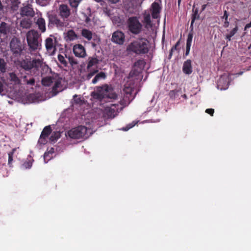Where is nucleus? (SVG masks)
<instances>
[{"label": "nucleus", "mask_w": 251, "mask_h": 251, "mask_svg": "<svg viewBox=\"0 0 251 251\" xmlns=\"http://www.w3.org/2000/svg\"><path fill=\"white\" fill-rule=\"evenodd\" d=\"M42 65V60L40 59H33L25 57L17 62V68L29 72L32 75L37 76L40 74V68Z\"/></svg>", "instance_id": "1"}, {"label": "nucleus", "mask_w": 251, "mask_h": 251, "mask_svg": "<svg viewBox=\"0 0 251 251\" xmlns=\"http://www.w3.org/2000/svg\"><path fill=\"white\" fill-rule=\"evenodd\" d=\"M126 50L137 55L147 54L149 51V41L145 38L139 37L127 46Z\"/></svg>", "instance_id": "2"}, {"label": "nucleus", "mask_w": 251, "mask_h": 251, "mask_svg": "<svg viewBox=\"0 0 251 251\" xmlns=\"http://www.w3.org/2000/svg\"><path fill=\"white\" fill-rule=\"evenodd\" d=\"M91 96L94 99L100 101L104 98L116 99L117 97L113 88L108 84L96 87L95 91L91 93Z\"/></svg>", "instance_id": "3"}, {"label": "nucleus", "mask_w": 251, "mask_h": 251, "mask_svg": "<svg viewBox=\"0 0 251 251\" xmlns=\"http://www.w3.org/2000/svg\"><path fill=\"white\" fill-rule=\"evenodd\" d=\"M28 50L31 53L41 49L42 44L41 35L35 30L28 31L26 35Z\"/></svg>", "instance_id": "4"}, {"label": "nucleus", "mask_w": 251, "mask_h": 251, "mask_svg": "<svg viewBox=\"0 0 251 251\" xmlns=\"http://www.w3.org/2000/svg\"><path fill=\"white\" fill-rule=\"evenodd\" d=\"M134 83L132 80L130 79L127 81L124 85L123 89L124 97L120 100V104L125 107L129 104L130 102L134 99L135 94H133L134 91Z\"/></svg>", "instance_id": "5"}, {"label": "nucleus", "mask_w": 251, "mask_h": 251, "mask_svg": "<svg viewBox=\"0 0 251 251\" xmlns=\"http://www.w3.org/2000/svg\"><path fill=\"white\" fill-rule=\"evenodd\" d=\"M127 24L128 30L133 34H139L142 31L143 25L136 16L128 18Z\"/></svg>", "instance_id": "6"}, {"label": "nucleus", "mask_w": 251, "mask_h": 251, "mask_svg": "<svg viewBox=\"0 0 251 251\" xmlns=\"http://www.w3.org/2000/svg\"><path fill=\"white\" fill-rule=\"evenodd\" d=\"M86 127L79 126L72 128L67 132L68 136L72 139H80L84 137L87 132Z\"/></svg>", "instance_id": "7"}, {"label": "nucleus", "mask_w": 251, "mask_h": 251, "mask_svg": "<svg viewBox=\"0 0 251 251\" xmlns=\"http://www.w3.org/2000/svg\"><path fill=\"white\" fill-rule=\"evenodd\" d=\"M10 50L15 57L20 56L23 50L22 44L21 41L17 38H13L10 43Z\"/></svg>", "instance_id": "8"}, {"label": "nucleus", "mask_w": 251, "mask_h": 251, "mask_svg": "<svg viewBox=\"0 0 251 251\" xmlns=\"http://www.w3.org/2000/svg\"><path fill=\"white\" fill-rule=\"evenodd\" d=\"M49 27L56 26L58 28H62L65 26L64 20L63 21L59 19L58 17L55 14H50L48 16Z\"/></svg>", "instance_id": "9"}, {"label": "nucleus", "mask_w": 251, "mask_h": 251, "mask_svg": "<svg viewBox=\"0 0 251 251\" xmlns=\"http://www.w3.org/2000/svg\"><path fill=\"white\" fill-rule=\"evenodd\" d=\"M230 75L224 74L218 79L217 86L221 90H226L228 88L230 83Z\"/></svg>", "instance_id": "10"}, {"label": "nucleus", "mask_w": 251, "mask_h": 251, "mask_svg": "<svg viewBox=\"0 0 251 251\" xmlns=\"http://www.w3.org/2000/svg\"><path fill=\"white\" fill-rule=\"evenodd\" d=\"M53 40L51 37L47 38L45 40L46 49L50 55H53L56 50V39L54 38Z\"/></svg>", "instance_id": "11"}, {"label": "nucleus", "mask_w": 251, "mask_h": 251, "mask_svg": "<svg viewBox=\"0 0 251 251\" xmlns=\"http://www.w3.org/2000/svg\"><path fill=\"white\" fill-rule=\"evenodd\" d=\"M122 107H120L119 104H112L110 106L105 108V111L109 118H114L118 112L119 109H122Z\"/></svg>", "instance_id": "12"}, {"label": "nucleus", "mask_w": 251, "mask_h": 251, "mask_svg": "<svg viewBox=\"0 0 251 251\" xmlns=\"http://www.w3.org/2000/svg\"><path fill=\"white\" fill-rule=\"evenodd\" d=\"M111 40L116 44L123 45L125 41V34L122 31L117 30L112 34Z\"/></svg>", "instance_id": "13"}, {"label": "nucleus", "mask_w": 251, "mask_h": 251, "mask_svg": "<svg viewBox=\"0 0 251 251\" xmlns=\"http://www.w3.org/2000/svg\"><path fill=\"white\" fill-rule=\"evenodd\" d=\"M52 129L50 126H45L42 130L38 140V143L40 144L45 145L47 142V138L51 133Z\"/></svg>", "instance_id": "14"}, {"label": "nucleus", "mask_w": 251, "mask_h": 251, "mask_svg": "<svg viewBox=\"0 0 251 251\" xmlns=\"http://www.w3.org/2000/svg\"><path fill=\"white\" fill-rule=\"evenodd\" d=\"M73 50L76 57L83 58L86 56L85 49L81 44H76L74 45Z\"/></svg>", "instance_id": "15"}, {"label": "nucleus", "mask_w": 251, "mask_h": 251, "mask_svg": "<svg viewBox=\"0 0 251 251\" xmlns=\"http://www.w3.org/2000/svg\"><path fill=\"white\" fill-rule=\"evenodd\" d=\"M161 10V5L156 2H154L151 6V14L153 19H157L160 18V13Z\"/></svg>", "instance_id": "16"}, {"label": "nucleus", "mask_w": 251, "mask_h": 251, "mask_svg": "<svg viewBox=\"0 0 251 251\" xmlns=\"http://www.w3.org/2000/svg\"><path fill=\"white\" fill-rule=\"evenodd\" d=\"M20 13L22 16H25L30 17H33L35 14V12L32 5L29 4L21 8Z\"/></svg>", "instance_id": "17"}, {"label": "nucleus", "mask_w": 251, "mask_h": 251, "mask_svg": "<svg viewBox=\"0 0 251 251\" xmlns=\"http://www.w3.org/2000/svg\"><path fill=\"white\" fill-rule=\"evenodd\" d=\"M62 80V78L58 77L54 78L53 82L54 84L52 87V91L55 95H56L59 92L63 89V86L61 84Z\"/></svg>", "instance_id": "18"}, {"label": "nucleus", "mask_w": 251, "mask_h": 251, "mask_svg": "<svg viewBox=\"0 0 251 251\" xmlns=\"http://www.w3.org/2000/svg\"><path fill=\"white\" fill-rule=\"evenodd\" d=\"M59 15L64 20L68 18L70 15V10L68 6L62 4L59 6Z\"/></svg>", "instance_id": "19"}, {"label": "nucleus", "mask_w": 251, "mask_h": 251, "mask_svg": "<svg viewBox=\"0 0 251 251\" xmlns=\"http://www.w3.org/2000/svg\"><path fill=\"white\" fill-rule=\"evenodd\" d=\"M142 23L144 24L145 28L147 29L152 27L153 24L151 22V15L149 13H145L143 15Z\"/></svg>", "instance_id": "20"}, {"label": "nucleus", "mask_w": 251, "mask_h": 251, "mask_svg": "<svg viewBox=\"0 0 251 251\" xmlns=\"http://www.w3.org/2000/svg\"><path fill=\"white\" fill-rule=\"evenodd\" d=\"M182 71L184 74L187 75H190L192 73L193 69L190 59H188L184 62Z\"/></svg>", "instance_id": "21"}, {"label": "nucleus", "mask_w": 251, "mask_h": 251, "mask_svg": "<svg viewBox=\"0 0 251 251\" xmlns=\"http://www.w3.org/2000/svg\"><path fill=\"white\" fill-rule=\"evenodd\" d=\"M193 14L192 15V20L191 22V25L190 28H191L192 30L193 29V24L196 20H198L200 19V15L199 14V8H196L195 6H193Z\"/></svg>", "instance_id": "22"}, {"label": "nucleus", "mask_w": 251, "mask_h": 251, "mask_svg": "<svg viewBox=\"0 0 251 251\" xmlns=\"http://www.w3.org/2000/svg\"><path fill=\"white\" fill-rule=\"evenodd\" d=\"M99 63V60L96 55L93 57H89L88 59L87 69H90L91 67L97 65Z\"/></svg>", "instance_id": "23"}, {"label": "nucleus", "mask_w": 251, "mask_h": 251, "mask_svg": "<svg viewBox=\"0 0 251 251\" xmlns=\"http://www.w3.org/2000/svg\"><path fill=\"white\" fill-rule=\"evenodd\" d=\"M36 24L38 25V28L42 32H45L46 30V23L44 18L42 17L38 18Z\"/></svg>", "instance_id": "24"}, {"label": "nucleus", "mask_w": 251, "mask_h": 251, "mask_svg": "<svg viewBox=\"0 0 251 251\" xmlns=\"http://www.w3.org/2000/svg\"><path fill=\"white\" fill-rule=\"evenodd\" d=\"M182 90L181 88L171 90L169 93V96L171 99L175 100L179 97L181 95Z\"/></svg>", "instance_id": "25"}, {"label": "nucleus", "mask_w": 251, "mask_h": 251, "mask_svg": "<svg viewBox=\"0 0 251 251\" xmlns=\"http://www.w3.org/2000/svg\"><path fill=\"white\" fill-rule=\"evenodd\" d=\"M55 77L53 76L44 77L42 79V84L45 86H50L53 83Z\"/></svg>", "instance_id": "26"}, {"label": "nucleus", "mask_w": 251, "mask_h": 251, "mask_svg": "<svg viewBox=\"0 0 251 251\" xmlns=\"http://www.w3.org/2000/svg\"><path fill=\"white\" fill-rule=\"evenodd\" d=\"M81 35L88 41H90L92 39L93 33L90 30L83 28L81 30Z\"/></svg>", "instance_id": "27"}, {"label": "nucleus", "mask_w": 251, "mask_h": 251, "mask_svg": "<svg viewBox=\"0 0 251 251\" xmlns=\"http://www.w3.org/2000/svg\"><path fill=\"white\" fill-rule=\"evenodd\" d=\"M9 31V26L5 22H1L0 25V33L3 35H6Z\"/></svg>", "instance_id": "28"}, {"label": "nucleus", "mask_w": 251, "mask_h": 251, "mask_svg": "<svg viewBox=\"0 0 251 251\" xmlns=\"http://www.w3.org/2000/svg\"><path fill=\"white\" fill-rule=\"evenodd\" d=\"M20 25L24 28H29L31 25V21L29 19L24 18L21 20Z\"/></svg>", "instance_id": "29"}, {"label": "nucleus", "mask_w": 251, "mask_h": 251, "mask_svg": "<svg viewBox=\"0 0 251 251\" xmlns=\"http://www.w3.org/2000/svg\"><path fill=\"white\" fill-rule=\"evenodd\" d=\"M106 75L105 73L101 72L96 75L95 77L93 79L92 82L93 84H96L100 79H104Z\"/></svg>", "instance_id": "30"}, {"label": "nucleus", "mask_w": 251, "mask_h": 251, "mask_svg": "<svg viewBox=\"0 0 251 251\" xmlns=\"http://www.w3.org/2000/svg\"><path fill=\"white\" fill-rule=\"evenodd\" d=\"M34 160L30 157V158H27V159L23 163L22 167L23 169H30L32 166V163Z\"/></svg>", "instance_id": "31"}, {"label": "nucleus", "mask_w": 251, "mask_h": 251, "mask_svg": "<svg viewBox=\"0 0 251 251\" xmlns=\"http://www.w3.org/2000/svg\"><path fill=\"white\" fill-rule=\"evenodd\" d=\"M67 37L68 40L73 41L76 39L77 37L75 31L72 29H70L67 32Z\"/></svg>", "instance_id": "32"}, {"label": "nucleus", "mask_w": 251, "mask_h": 251, "mask_svg": "<svg viewBox=\"0 0 251 251\" xmlns=\"http://www.w3.org/2000/svg\"><path fill=\"white\" fill-rule=\"evenodd\" d=\"M7 63L3 58H0V72L4 73L6 72Z\"/></svg>", "instance_id": "33"}, {"label": "nucleus", "mask_w": 251, "mask_h": 251, "mask_svg": "<svg viewBox=\"0 0 251 251\" xmlns=\"http://www.w3.org/2000/svg\"><path fill=\"white\" fill-rule=\"evenodd\" d=\"M238 30V26L236 25L234 28H233L230 32L226 35V39L228 41H230L231 37H233L237 32Z\"/></svg>", "instance_id": "34"}, {"label": "nucleus", "mask_w": 251, "mask_h": 251, "mask_svg": "<svg viewBox=\"0 0 251 251\" xmlns=\"http://www.w3.org/2000/svg\"><path fill=\"white\" fill-rule=\"evenodd\" d=\"M58 60L60 64L63 67H68V62L66 60V59L65 58L63 55L61 54H58Z\"/></svg>", "instance_id": "35"}, {"label": "nucleus", "mask_w": 251, "mask_h": 251, "mask_svg": "<svg viewBox=\"0 0 251 251\" xmlns=\"http://www.w3.org/2000/svg\"><path fill=\"white\" fill-rule=\"evenodd\" d=\"M41 69L40 73L41 74V75H43L44 74H47L48 73H50L51 72L50 68L46 65H43V62L42 61V65L40 68V69Z\"/></svg>", "instance_id": "36"}, {"label": "nucleus", "mask_w": 251, "mask_h": 251, "mask_svg": "<svg viewBox=\"0 0 251 251\" xmlns=\"http://www.w3.org/2000/svg\"><path fill=\"white\" fill-rule=\"evenodd\" d=\"M134 65L135 67H138L140 69H142L145 67V62L144 59H139L134 63Z\"/></svg>", "instance_id": "37"}, {"label": "nucleus", "mask_w": 251, "mask_h": 251, "mask_svg": "<svg viewBox=\"0 0 251 251\" xmlns=\"http://www.w3.org/2000/svg\"><path fill=\"white\" fill-rule=\"evenodd\" d=\"M82 0H69L70 6L75 9H76L78 5Z\"/></svg>", "instance_id": "38"}, {"label": "nucleus", "mask_w": 251, "mask_h": 251, "mask_svg": "<svg viewBox=\"0 0 251 251\" xmlns=\"http://www.w3.org/2000/svg\"><path fill=\"white\" fill-rule=\"evenodd\" d=\"M60 133L58 132H54L50 138V140L51 142H54L60 137Z\"/></svg>", "instance_id": "39"}, {"label": "nucleus", "mask_w": 251, "mask_h": 251, "mask_svg": "<svg viewBox=\"0 0 251 251\" xmlns=\"http://www.w3.org/2000/svg\"><path fill=\"white\" fill-rule=\"evenodd\" d=\"M180 40H179L176 44L172 48L170 53H169V56L170 58H171L173 55V52L174 50H177V47L180 45Z\"/></svg>", "instance_id": "40"}, {"label": "nucleus", "mask_w": 251, "mask_h": 251, "mask_svg": "<svg viewBox=\"0 0 251 251\" xmlns=\"http://www.w3.org/2000/svg\"><path fill=\"white\" fill-rule=\"evenodd\" d=\"M15 151V149H13L12 151L8 153V164L10 167L11 166V164L13 161V156L14 154V152Z\"/></svg>", "instance_id": "41"}, {"label": "nucleus", "mask_w": 251, "mask_h": 251, "mask_svg": "<svg viewBox=\"0 0 251 251\" xmlns=\"http://www.w3.org/2000/svg\"><path fill=\"white\" fill-rule=\"evenodd\" d=\"M193 37V33L190 32L187 36V41H186V46L191 47Z\"/></svg>", "instance_id": "42"}, {"label": "nucleus", "mask_w": 251, "mask_h": 251, "mask_svg": "<svg viewBox=\"0 0 251 251\" xmlns=\"http://www.w3.org/2000/svg\"><path fill=\"white\" fill-rule=\"evenodd\" d=\"M54 152V149L53 148H50V149H48L47 151L45 152L44 155V160L46 161V159L47 158L48 155L50 154L52 155Z\"/></svg>", "instance_id": "43"}, {"label": "nucleus", "mask_w": 251, "mask_h": 251, "mask_svg": "<svg viewBox=\"0 0 251 251\" xmlns=\"http://www.w3.org/2000/svg\"><path fill=\"white\" fill-rule=\"evenodd\" d=\"M23 77V78L25 79V81H26V83L27 84H29V85H34L35 82L34 78H31L29 79V80H27V79H26V75H24Z\"/></svg>", "instance_id": "44"}, {"label": "nucleus", "mask_w": 251, "mask_h": 251, "mask_svg": "<svg viewBox=\"0 0 251 251\" xmlns=\"http://www.w3.org/2000/svg\"><path fill=\"white\" fill-rule=\"evenodd\" d=\"M66 57L67 58V55H66ZM68 60L69 61V63L72 66H73L74 65H76L77 64V61L74 58L73 56H69L68 57Z\"/></svg>", "instance_id": "45"}, {"label": "nucleus", "mask_w": 251, "mask_h": 251, "mask_svg": "<svg viewBox=\"0 0 251 251\" xmlns=\"http://www.w3.org/2000/svg\"><path fill=\"white\" fill-rule=\"evenodd\" d=\"M136 124V123L133 122L132 123L128 124L126 127H123V130L124 131H127L131 128L133 127Z\"/></svg>", "instance_id": "46"}, {"label": "nucleus", "mask_w": 251, "mask_h": 251, "mask_svg": "<svg viewBox=\"0 0 251 251\" xmlns=\"http://www.w3.org/2000/svg\"><path fill=\"white\" fill-rule=\"evenodd\" d=\"M9 75L11 80H12L13 81H14L15 82L19 81L18 77L14 73H10Z\"/></svg>", "instance_id": "47"}, {"label": "nucleus", "mask_w": 251, "mask_h": 251, "mask_svg": "<svg viewBox=\"0 0 251 251\" xmlns=\"http://www.w3.org/2000/svg\"><path fill=\"white\" fill-rule=\"evenodd\" d=\"M98 72V70L89 73L87 75V79H90Z\"/></svg>", "instance_id": "48"}, {"label": "nucleus", "mask_w": 251, "mask_h": 251, "mask_svg": "<svg viewBox=\"0 0 251 251\" xmlns=\"http://www.w3.org/2000/svg\"><path fill=\"white\" fill-rule=\"evenodd\" d=\"M205 112L211 116H213L214 113V109L212 108H208L206 109Z\"/></svg>", "instance_id": "49"}, {"label": "nucleus", "mask_w": 251, "mask_h": 251, "mask_svg": "<svg viewBox=\"0 0 251 251\" xmlns=\"http://www.w3.org/2000/svg\"><path fill=\"white\" fill-rule=\"evenodd\" d=\"M74 99L75 103H79L81 100L80 98H77V96L75 95L74 96Z\"/></svg>", "instance_id": "50"}, {"label": "nucleus", "mask_w": 251, "mask_h": 251, "mask_svg": "<svg viewBox=\"0 0 251 251\" xmlns=\"http://www.w3.org/2000/svg\"><path fill=\"white\" fill-rule=\"evenodd\" d=\"M228 14L226 10H225L224 11V15L223 16V19H224L225 21H227L228 19Z\"/></svg>", "instance_id": "51"}, {"label": "nucleus", "mask_w": 251, "mask_h": 251, "mask_svg": "<svg viewBox=\"0 0 251 251\" xmlns=\"http://www.w3.org/2000/svg\"><path fill=\"white\" fill-rule=\"evenodd\" d=\"M48 0H37V2L41 5H44L48 2Z\"/></svg>", "instance_id": "52"}, {"label": "nucleus", "mask_w": 251, "mask_h": 251, "mask_svg": "<svg viewBox=\"0 0 251 251\" xmlns=\"http://www.w3.org/2000/svg\"><path fill=\"white\" fill-rule=\"evenodd\" d=\"M190 48H191V47L186 46V51H185V55L186 56H187L189 54L190 50Z\"/></svg>", "instance_id": "53"}, {"label": "nucleus", "mask_w": 251, "mask_h": 251, "mask_svg": "<svg viewBox=\"0 0 251 251\" xmlns=\"http://www.w3.org/2000/svg\"><path fill=\"white\" fill-rule=\"evenodd\" d=\"M229 25V23L228 21V20L225 21L223 26L224 27L226 28V27H228Z\"/></svg>", "instance_id": "54"}, {"label": "nucleus", "mask_w": 251, "mask_h": 251, "mask_svg": "<svg viewBox=\"0 0 251 251\" xmlns=\"http://www.w3.org/2000/svg\"><path fill=\"white\" fill-rule=\"evenodd\" d=\"M85 17H86L85 19V22L86 23H88L89 22H90L91 19L89 17H88L86 15H85Z\"/></svg>", "instance_id": "55"}, {"label": "nucleus", "mask_w": 251, "mask_h": 251, "mask_svg": "<svg viewBox=\"0 0 251 251\" xmlns=\"http://www.w3.org/2000/svg\"><path fill=\"white\" fill-rule=\"evenodd\" d=\"M3 91V85L1 81H0V93Z\"/></svg>", "instance_id": "56"}, {"label": "nucleus", "mask_w": 251, "mask_h": 251, "mask_svg": "<svg viewBox=\"0 0 251 251\" xmlns=\"http://www.w3.org/2000/svg\"><path fill=\"white\" fill-rule=\"evenodd\" d=\"M250 27H251V21L250 22V23L246 24V25H245V28L247 29V28H249Z\"/></svg>", "instance_id": "57"}, {"label": "nucleus", "mask_w": 251, "mask_h": 251, "mask_svg": "<svg viewBox=\"0 0 251 251\" xmlns=\"http://www.w3.org/2000/svg\"><path fill=\"white\" fill-rule=\"evenodd\" d=\"M108 0L113 3H116L119 1V0Z\"/></svg>", "instance_id": "58"}, {"label": "nucleus", "mask_w": 251, "mask_h": 251, "mask_svg": "<svg viewBox=\"0 0 251 251\" xmlns=\"http://www.w3.org/2000/svg\"><path fill=\"white\" fill-rule=\"evenodd\" d=\"M243 73H244V72H243V71H241V72H239V73H236V74H235V75L236 76H239V75H242L243 74Z\"/></svg>", "instance_id": "59"}, {"label": "nucleus", "mask_w": 251, "mask_h": 251, "mask_svg": "<svg viewBox=\"0 0 251 251\" xmlns=\"http://www.w3.org/2000/svg\"><path fill=\"white\" fill-rule=\"evenodd\" d=\"M206 7V4H203L201 6V11L204 10V9H205Z\"/></svg>", "instance_id": "60"}, {"label": "nucleus", "mask_w": 251, "mask_h": 251, "mask_svg": "<svg viewBox=\"0 0 251 251\" xmlns=\"http://www.w3.org/2000/svg\"><path fill=\"white\" fill-rule=\"evenodd\" d=\"M50 154L48 155V157L46 159V160H47L48 161H49V160H50L51 159V158L52 157V155H50Z\"/></svg>", "instance_id": "61"}, {"label": "nucleus", "mask_w": 251, "mask_h": 251, "mask_svg": "<svg viewBox=\"0 0 251 251\" xmlns=\"http://www.w3.org/2000/svg\"><path fill=\"white\" fill-rule=\"evenodd\" d=\"M181 95V96L182 97H183V98H184L185 99H187V96H186V94H183V95H182V94H181V95Z\"/></svg>", "instance_id": "62"}, {"label": "nucleus", "mask_w": 251, "mask_h": 251, "mask_svg": "<svg viewBox=\"0 0 251 251\" xmlns=\"http://www.w3.org/2000/svg\"><path fill=\"white\" fill-rule=\"evenodd\" d=\"M251 48V44L248 47L249 49H250Z\"/></svg>", "instance_id": "63"}, {"label": "nucleus", "mask_w": 251, "mask_h": 251, "mask_svg": "<svg viewBox=\"0 0 251 251\" xmlns=\"http://www.w3.org/2000/svg\"><path fill=\"white\" fill-rule=\"evenodd\" d=\"M180 0H178V4L180 3Z\"/></svg>", "instance_id": "64"}]
</instances>
